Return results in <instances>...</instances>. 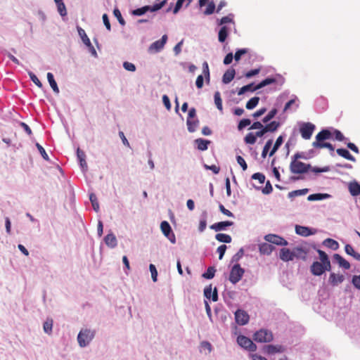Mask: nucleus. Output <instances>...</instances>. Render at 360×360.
Wrapping results in <instances>:
<instances>
[{
    "instance_id": "33",
    "label": "nucleus",
    "mask_w": 360,
    "mask_h": 360,
    "mask_svg": "<svg viewBox=\"0 0 360 360\" xmlns=\"http://www.w3.org/2000/svg\"><path fill=\"white\" fill-rule=\"evenodd\" d=\"M283 136L282 135H281L277 138L271 150L269 153V156H273L275 154V153L278 150L280 146L283 144Z\"/></svg>"
},
{
    "instance_id": "29",
    "label": "nucleus",
    "mask_w": 360,
    "mask_h": 360,
    "mask_svg": "<svg viewBox=\"0 0 360 360\" xmlns=\"http://www.w3.org/2000/svg\"><path fill=\"white\" fill-rule=\"evenodd\" d=\"M47 79L53 91L57 94H59V88L51 72L47 73Z\"/></svg>"
},
{
    "instance_id": "38",
    "label": "nucleus",
    "mask_w": 360,
    "mask_h": 360,
    "mask_svg": "<svg viewBox=\"0 0 360 360\" xmlns=\"http://www.w3.org/2000/svg\"><path fill=\"white\" fill-rule=\"evenodd\" d=\"M215 238L219 242L226 243H231L232 240L229 235L225 233H217L215 236Z\"/></svg>"
},
{
    "instance_id": "63",
    "label": "nucleus",
    "mask_w": 360,
    "mask_h": 360,
    "mask_svg": "<svg viewBox=\"0 0 360 360\" xmlns=\"http://www.w3.org/2000/svg\"><path fill=\"white\" fill-rule=\"evenodd\" d=\"M232 21H233V15L231 14H230L227 16L223 17L220 20L219 25H222L228 23V22H231Z\"/></svg>"
},
{
    "instance_id": "25",
    "label": "nucleus",
    "mask_w": 360,
    "mask_h": 360,
    "mask_svg": "<svg viewBox=\"0 0 360 360\" xmlns=\"http://www.w3.org/2000/svg\"><path fill=\"white\" fill-rule=\"evenodd\" d=\"M331 195L328 193H314L307 197L309 201L323 200L330 198Z\"/></svg>"
},
{
    "instance_id": "49",
    "label": "nucleus",
    "mask_w": 360,
    "mask_h": 360,
    "mask_svg": "<svg viewBox=\"0 0 360 360\" xmlns=\"http://www.w3.org/2000/svg\"><path fill=\"white\" fill-rule=\"evenodd\" d=\"M273 141L272 139H269L266 141V144L264 146L263 150L262 152V157L265 158L267 155L268 151L271 148L272 146Z\"/></svg>"
},
{
    "instance_id": "48",
    "label": "nucleus",
    "mask_w": 360,
    "mask_h": 360,
    "mask_svg": "<svg viewBox=\"0 0 360 360\" xmlns=\"http://www.w3.org/2000/svg\"><path fill=\"white\" fill-rule=\"evenodd\" d=\"M257 141L256 136L253 133H248L244 138V141L247 144H254Z\"/></svg>"
},
{
    "instance_id": "35",
    "label": "nucleus",
    "mask_w": 360,
    "mask_h": 360,
    "mask_svg": "<svg viewBox=\"0 0 360 360\" xmlns=\"http://www.w3.org/2000/svg\"><path fill=\"white\" fill-rule=\"evenodd\" d=\"M265 131L267 132H274L276 131L278 127H280V123L278 122L273 121L270 122L269 124H266L265 126H264Z\"/></svg>"
},
{
    "instance_id": "52",
    "label": "nucleus",
    "mask_w": 360,
    "mask_h": 360,
    "mask_svg": "<svg viewBox=\"0 0 360 360\" xmlns=\"http://www.w3.org/2000/svg\"><path fill=\"white\" fill-rule=\"evenodd\" d=\"M244 255V251L243 248H240L231 258V262H237L242 258Z\"/></svg>"
},
{
    "instance_id": "26",
    "label": "nucleus",
    "mask_w": 360,
    "mask_h": 360,
    "mask_svg": "<svg viewBox=\"0 0 360 360\" xmlns=\"http://www.w3.org/2000/svg\"><path fill=\"white\" fill-rule=\"evenodd\" d=\"M235 74H236V72H235L234 69H233V68L229 69L224 74L223 77H222V82L224 84L230 83L233 79V78L235 77Z\"/></svg>"
},
{
    "instance_id": "58",
    "label": "nucleus",
    "mask_w": 360,
    "mask_h": 360,
    "mask_svg": "<svg viewBox=\"0 0 360 360\" xmlns=\"http://www.w3.org/2000/svg\"><path fill=\"white\" fill-rule=\"evenodd\" d=\"M36 146H37L39 152L43 157V158L46 160H49V156H48L46 152L45 151L44 148L38 143H36Z\"/></svg>"
},
{
    "instance_id": "41",
    "label": "nucleus",
    "mask_w": 360,
    "mask_h": 360,
    "mask_svg": "<svg viewBox=\"0 0 360 360\" xmlns=\"http://www.w3.org/2000/svg\"><path fill=\"white\" fill-rule=\"evenodd\" d=\"M214 103L217 108V109L220 111H222V100L221 98L220 93L219 91H216L214 95Z\"/></svg>"
},
{
    "instance_id": "37",
    "label": "nucleus",
    "mask_w": 360,
    "mask_h": 360,
    "mask_svg": "<svg viewBox=\"0 0 360 360\" xmlns=\"http://www.w3.org/2000/svg\"><path fill=\"white\" fill-rule=\"evenodd\" d=\"M312 146L315 148H326L329 149L330 151H334V146L330 143H319V142H313Z\"/></svg>"
},
{
    "instance_id": "31",
    "label": "nucleus",
    "mask_w": 360,
    "mask_h": 360,
    "mask_svg": "<svg viewBox=\"0 0 360 360\" xmlns=\"http://www.w3.org/2000/svg\"><path fill=\"white\" fill-rule=\"evenodd\" d=\"M336 152L339 155L343 157L344 158H345L347 160H351L352 162L356 161L355 158L354 156H352L347 149L338 148V149H337Z\"/></svg>"
},
{
    "instance_id": "55",
    "label": "nucleus",
    "mask_w": 360,
    "mask_h": 360,
    "mask_svg": "<svg viewBox=\"0 0 360 360\" xmlns=\"http://www.w3.org/2000/svg\"><path fill=\"white\" fill-rule=\"evenodd\" d=\"M113 13H114V15L117 18V19L118 20L119 22L120 23V25H125V21L123 19V18L122 17V14L120 11V10L118 8H115L114 9L113 11Z\"/></svg>"
},
{
    "instance_id": "21",
    "label": "nucleus",
    "mask_w": 360,
    "mask_h": 360,
    "mask_svg": "<svg viewBox=\"0 0 360 360\" xmlns=\"http://www.w3.org/2000/svg\"><path fill=\"white\" fill-rule=\"evenodd\" d=\"M345 280V277L343 275L335 274L334 273L330 274L329 277V283L333 286H336L338 284L342 283Z\"/></svg>"
},
{
    "instance_id": "53",
    "label": "nucleus",
    "mask_w": 360,
    "mask_h": 360,
    "mask_svg": "<svg viewBox=\"0 0 360 360\" xmlns=\"http://www.w3.org/2000/svg\"><path fill=\"white\" fill-rule=\"evenodd\" d=\"M149 269H150V274H151L152 280L154 282H156L157 281V278H158V271L156 269L155 266L154 264H150L149 265Z\"/></svg>"
},
{
    "instance_id": "27",
    "label": "nucleus",
    "mask_w": 360,
    "mask_h": 360,
    "mask_svg": "<svg viewBox=\"0 0 360 360\" xmlns=\"http://www.w3.org/2000/svg\"><path fill=\"white\" fill-rule=\"evenodd\" d=\"M210 143H211L210 141L205 140V139H200V138L195 140V143L197 146V148L201 151L206 150L208 148V145Z\"/></svg>"
},
{
    "instance_id": "11",
    "label": "nucleus",
    "mask_w": 360,
    "mask_h": 360,
    "mask_svg": "<svg viewBox=\"0 0 360 360\" xmlns=\"http://www.w3.org/2000/svg\"><path fill=\"white\" fill-rule=\"evenodd\" d=\"M249 315L245 311L238 309L235 312V320L238 325L244 326L247 324L249 321Z\"/></svg>"
},
{
    "instance_id": "18",
    "label": "nucleus",
    "mask_w": 360,
    "mask_h": 360,
    "mask_svg": "<svg viewBox=\"0 0 360 360\" xmlns=\"http://www.w3.org/2000/svg\"><path fill=\"white\" fill-rule=\"evenodd\" d=\"M204 295L207 299H211L213 302H217L218 300L217 290L215 288L212 292V285L207 286L204 289Z\"/></svg>"
},
{
    "instance_id": "59",
    "label": "nucleus",
    "mask_w": 360,
    "mask_h": 360,
    "mask_svg": "<svg viewBox=\"0 0 360 360\" xmlns=\"http://www.w3.org/2000/svg\"><path fill=\"white\" fill-rule=\"evenodd\" d=\"M236 160H237V162L238 163V165H240V167H242L243 170L245 171L248 168V165H247L245 160L243 159V158H242L240 155H238L236 157Z\"/></svg>"
},
{
    "instance_id": "17",
    "label": "nucleus",
    "mask_w": 360,
    "mask_h": 360,
    "mask_svg": "<svg viewBox=\"0 0 360 360\" xmlns=\"http://www.w3.org/2000/svg\"><path fill=\"white\" fill-rule=\"evenodd\" d=\"M77 157L79 162V165L82 169V172H86L88 169V166H87V163L86 162L85 153L78 148L77 150Z\"/></svg>"
},
{
    "instance_id": "22",
    "label": "nucleus",
    "mask_w": 360,
    "mask_h": 360,
    "mask_svg": "<svg viewBox=\"0 0 360 360\" xmlns=\"http://www.w3.org/2000/svg\"><path fill=\"white\" fill-rule=\"evenodd\" d=\"M331 132L328 129H323L316 136L314 142L323 143L322 141L329 139L331 137Z\"/></svg>"
},
{
    "instance_id": "9",
    "label": "nucleus",
    "mask_w": 360,
    "mask_h": 360,
    "mask_svg": "<svg viewBox=\"0 0 360 360\" xmlns=\"http://www.w3.org/2000/svg\"><path fill=\"white\" fill-rule=\"evenodd\" d=\"M167 41V36L166 34H164L160 40H157L150 45L148 51L150 53L160 52L164 48Z\"/></svg>"
},
{
    "instance_id": "13",
    "label": "nucleus",
    "mask_w": 360,
    "mask_h": 360,
    "mask_svg": "<svg viewBox=\"0 0 360 360\" xmlns=\"http://www.w3.org/2000/svg\"><path fill=\"white\" fill-rule=\"evenodd\" d=\"M295 232L297 234H298L300 236L307 237V236L314 234L316 233V230L311 229L307 226L296 225L295 226Z\"/></svg>"
},
{
    "instance_id": "51",
    "label": "nucleus",
    "mask_w": 360,
    "mask_h": 360,
    "mask_svg": "<svg viewBox=\"0 0 360 360\" xmlns=\"http://www.w3.org/2000/svg\"><path fill=\"white\" fill-rule=\"evenodd\" d=\"M28 75L33 83H34L38 87L42 88V83L32 72H28Z\"/></svg>"
},
{
    "instance_id": "36",
    "label": "nucleus",
    "mask_w": 360,
    "mask_h": 360,
    "mask_svg": "<svg viewBox=\"0 0 360 360\" xmlns=\"http://www.w3.org/2000/svg\"><path fill=\"white\" fill-rule=\"evenodd\" d=\"M77 31H78V34H79V37L82 39V42L86 46H89L91 44V41H90L89 38L88 37V36L86 35L84 30H83L80 27H77Z\"/></svg>"
},
{
    "instance_id": "28",
    "label": "nucleus",
    "mask_w": 360,
    "mask_h": 360,
    "mask_svg": "<svg viewBox=\"0 0 360 360\" xmlns=\"http://www.w3.org/2000/svg\"><path fill=\"white\" fill-rule=\"evenodd\" d=\"M334 259L338 262L340 266L345 269H349L350 268V264L340 255H334Z\"/></svg>"
},
{
    "instance_id": "10",
    "label": "nucleus",
    "mask_w": 360,
    "mask_h": 360,
    "mask_svg": "<svg viewBox=\"0 0 360 360\" xmlns=\"http://www.w3.org/2000/svg\"><path fill=\"white\" fill-rule=\"evenodd\" d=\"M264 240L268 243H273L277 245L286 246L288 243L283 238L275 235V234H267L264 236Z\"/></svg>"
},
{
    "instance_id": "46",
    "label": "nucleus",
    "mask_w": 360,
    "mask_h": 360,
    "mask_svg": "<svg viewBox=\"0 0 360 360\" xmlns=\"http://www.w3.org/2000/svg\"><path fill=\"white\" fill-rule=\"evenodd\" d=\"M292 252H295V258H305L306 252L301 248L293 249Z\"/></svg>"
},
{
    "instance_id": "45",
    "label": "nucleus",
    "mask_w": 360,
    "mask_h": 360,
    "mask_svg": "<svg viewBox=\"0 0 360 360\" xmlns=\"http://www.w3.org/2000/svg\"><path fill=\"white\" fill-rule=\"evenodd\" d=\"M216 269L213 266H210L207 271L202 274V277L207 279H212L214 276Z\"/></svg>"
},
{
    "instance_id": "6",
    "label": "nucleus",
    "mask_w": 360,
    "mask_h": 360,
    "mask_svg": "<svg viewBox=\"0 0 360 360\" xmlns=\"http://www.w3.org/2000/svg\"><path fill=\"white\" fill-rule=\"evenodd\" d=\"M237 342L241 347L250 352H254L257 349L256 345L246 336L241 335H238L237 338Z\"/></svg>"
},
{
    "instance_id": "16",
    "label": "nucleus",
    "mask_w": 360,
    "mask_h": 360,
    "mask_svg": "<svg viewBox=\"0 0 360 360\" xmlns=\"http://www.w3.org/2000/svg\"><path fill=\"white\" fill-rule=\"evenodd\" d=\"M279 257L283 262L292 261L295 259V252L288 248H282L280 250Z\"/></svg>"
},
{
    "instance_id": "42",
    "label": "nucleus",
    "mask_w": 360,
    "mask_h": 360,
    "mask_svg": "<svg viewBox=\"0 0 360 360\" xmlns=\"http://www.w3.org/2000/svg\"><path fill=\"white\" fill-rule=\"evenodd\" d=\"M324 245L333 250H337L339 247L338 243L333 239L327 238L323 242Z\"/></svg>"
},
{
    "instance_id": "8",
    "label": "nucleus",
    "mask_w": 360,
    "mask_h": 360,
    "mask_svg": "<svg viewBox=\"0 0 360 360\" xmlns=\"http://www.w3.org/2000/svg\"><path fill=\"white\" fill-rule=\"evenodd\" d=\"M160 229L165 236L167 237L172 243L174 244L176 243V237L169 224L167 221H162Z\"/></svg>"
},
{
    "instance_id": "62",
    "label": "nucleus",
    "mask_w": 360,
    "mask_h": 360,
    "mask_svg": "<svg viewBox=\"0 0 360 360\" xmlns=\"http://www.w3.org/2000/svg\"><path fill=\"white\" fill-rule=\"evenodd\" d=\"M273 188L271 183L268 181L264 188H262V191L264 194L267 195L272 192Z\"/></svg>"
},
{
    "instance_id": "57",
    "label": "nucleus",
    "mask_w": 360,
    "mask_h": 360,
    "mask_svg": "<svg viewBox=\"0 0 360 360\" xmlns=\"http://www.w3.org/2000/svg\"><path fill=\"white\" fill-rule=\"evenodd\" d=\"M251 124V121L249 119H243L240 121L238 129V130H242L245 127L250 125Z\"/></svg>"
},
{
    "instance_id": "23",
    "label": "nucleus",
    "mask_w": 360,
    "mask_h": 360,
    "mask_svg": "<svg viewBox=\"0 0 360 360\" xmlns=\"http://www.w3.org/2000/svg\"><path fill=\"white\" fill-rule=\"evenodd\" d=\"M349 191L352 196H357L360 194V184L354 181L349 184Z\"/></svg>"
},
{
    "instance_id": "4",
    "label": "nucleus",
    "mask_w": 360,
    "mask_h": 360,
    "mask_svg": "<svg viewBox=\"0 0 360 360\" xmlns=\"http://www.w3.org/2000/svg\"><path fill=\"white\" fill-rule=\"evenodd\" d=\"M311 169V165L300 161H291L290 165V172L292 174H304Z\"/></svg>"
},
{
    "instance_id": "39",
    "label": "nucleus",
    "mask_w": 360,
    "mask_h": 360,
    "mask_svg": "<svg viewBox=\"0 0 360 360\" xmlns=\"http://www.w3.org/2000/svg\"><path fill=\"white\" fill-rule=\"evenodd\" d=\"M259 101V98L255 96V97L252 98L251 99H250L247 102L245 107L248 110H252L257 105Z\"/></svg>"
},
{
    "instance_id": "40",
    "label": "nucleus",
    "mask_w": 360,
    "mask_h": 360,
    "mask_svg": "<svg viewBox=\"0 0 360 360\" xmlns=\"http://www.w3.org/2000/svg\"><path fill=\"white\" fill-rule=\"evenodd\" d=\"M228 36V28L226 26L221 27L219 32L218 39L220 42H224Z\"/></svg>"
},
{
    "instance_id": "3",
    "label": "nucleus",
    "mask_w": 360,
    "mask_h": 360,
    "mask_svg": "<svg viewBox=\"0 0 360 360\" xmlns=\"http://www.w3.org/2000/svg\"><path fill=\"white\" fill-rule=\"evenodd\" d=\"M245 273V270L240 267V264H235L230 271L229 274V281L233 284H236L238 282H239L242 277L243 276V274Z\"/></svg>"
},
{
    "instance_id": "12",
    "label": "nucleus",
    "mask_w": 360,
    "mask_h": 360,
    "mask_svg": "<svg viewBox=\"0 0 360 360\" xmlns=\"http://www.w3.org/2000/svg\"><path fill=\"white\" fill-rule=\"evenodd\" d=\"M326 270V265L319 262H314L311 266V271L315 276L321 275Z\"/></svg>"
},
{
    "instance_id": "24",
    "label": "nucleus",
    "mask_w": 360,
    "mask_h": 360,
    "mask_svg": "<svg viewBox=\"0 0 360 360\" xmlns=\"http://www.w3.org/2000/svg\"><path fill=\"white\" fill-rule=\"evenodd\" d=\"M186 124L188 127V131L191 133H193L196 131L199 125V120L196 117L193 119H187Z\"/></svg>"
},
{
    "instance_id": "1",
    "label": "nucleus",
    "mask_w": 360,
    "mask_h": 360,
    "mask_svg": "<svg viewBox=\"0 0 360 360\" xmlns=\"http://www.w3.org/2000/svg\"><path fill=\"white\" fill-rule=\"evenodd\" d=\"M95 335L96 331L94 330L88 328H82L77 338L79 346L82 348L87 347L94 338Z\"/></svg>"
},
{
    "instance_id": "61",
    "label": "nucleus",
    "mask_w": 360,
    "mask_h": 360,
    "mask_svg": "<svg viewBox=\"0 0 360 360\" xmlns=\"http://www.w3.org/2000/svg\"><path fill=\"white\" fill-rule=\"evenodd\" d=\"M214 9H215L214 4L213 2H210L208 4V6H207L206 10L205 11L204 13L205 15H211V14H212L214 13Z\"/></svg>"
},
{
    "instance_id": "47",
    "label": "nucleus",
    "mask_w": 360,
    "mask_h": 360,
    "mask_svg": "<svg viewBox=\"0 0 360 360\" xmlns=\"http://www.w3.org/2000/svg\"><path fill=\"white\" fill-rule=\"evenodd\" d=\"M277 113L276 108L272 109L262 120L263 123H268L271 119H273Z\"/></svg>"
},
{
    "instance_id": "44",
    "label": "nucleus",
    "mask_w": 360,
    "mask_h": 360,
    "mask_svg": "<svg viewBox=\"0 0 360 360\" xmlns=\"http://www.w3.org/2000/svg\"><path fill=\"white\" fill-rule=\"evenodd\" d=\"M275 82H276V79L274 78H266V79H264L263 81H262L260 83H259L256 86V89H260L267 85L274 83Z\"/></svg>"
},
{
    "instance_id": "2",
    "label": "nucleus",
    "mask_w": 360,
    "mask_h": 360,
    "mask_svg": "<svg viewBox=\"0 0 360 360\" xmlns=\"http://www.w3.org/2000/svg\"><path fill=\"white\" fill-rule=\"evenodd\" d=\"M165 2H166V1L164 0V1H161L160 3L156 4L153 6H143L141 8L133 10L131 11V14L134 15L140 16V15H144L148 11H150V12L157 11L163 7Z\"/></svg>"
},
{
    "instance_id": "43",
    "label": "nucleus",
    "mask_w": 360,
    "mask_h": 360,
    "mask_svg": "<svg viewBox=\"0 0 360 360\" xmlns=\"http://www.w3.org/2000/svg\"><path fill=\"white\" fill-rule=\"evenodd\" d=\"M307 192H308L307 188L296 190V191L290 192L288 195V198H292L296 196L304 195L307 194Z\"/></svg>"
},
{
    "instance_id": "64",
    "label": "nucleus",
    "mask_w": 360,
    "mask_h": 360,
    "mask_svg": "<svg viewBox=\"0 0 360 360\" xmlns=\"http://www.w3.org/2000/svg\"><path fill=\"white\" fill-rule=\"evenodd\" d=\"M352 283L356 288L360 290V275L353 276Z\"/></svg>"
},
{
    "instance_id": "19",
    "label": "nucleus",
    "mask_w": 360,
    "mask_h": 360,
    "mask_svg": "<svg viewBox=\"0 0 360 360\" xmlns=\"http://www.w3.org/2000/svg\"><path fill=\"white\" fill-rule=\"evenodd\" d=\"M233 224V221H226L215 223L210 226V229L215 231H221L226 230V227L231 226Z\"/></svg>"
},
{
    "instance_id": "7",
    "label": "nucleus",
    "mask_w": 360,
    "mask_h": 360,
    "mask_svg": "<svg viewBox=\"0 0 360 360\" xmlns=\"http://www.w3.org/2000/svg\"><path fill=\"white\" fill-rule=\"evenodd\" d=\"M315 129V125L310 122H303L300 125V133L304 139L308 140L311 137V135Z\"/></svg>"
},
{
    "instance_id": "32",
    "label": "nucleus",
    "mask_w": 360,
    "mask_h": 360,
    "mask_svg": "<svg viewBox=\"0 0 360 360\" xmlns=\"http://www.w3.org/2000/svg\"><path fill=\"white\" fill-rule=\"evenodd\" d=\"M318 252L319 255L320 259L321 261V263H323L325 265H326V270H330V262L328 259V255L322 250H319Z\"/></svg>"
},
{
    "instance_id": "5",
    "label": "nucleus",
    "mask_w": 360,
    "mask_h": 360,
    "mask_svg": "<svg viewBox=\"0 0 360 360\" xmlns=\"http://www.w3.org/2000/svg\"><path fill=\"white\" fill-rule=\"evenodd\" d=\"M273 338L272 333L266 329H261L253 335L254 340L257 342H269Z\"/></svg>"
},
{
    "instance_id": "34",
    "label": "nucleus",
    "mask_w": 360,
    "mask_h": 360,
    "mask_svg": "<svg viewBox=\"0 0 360 360\" xmlns=\"http://www.w3.org/2000/svg\"><path fill=\"white\" fill-rule=\"evenodd\" d=\"M257 90H258V89H256V86H254V83H251V84H249L245 85V86H243L242 88H240L238 91V95L240 96L248 91L253 92Z\"/></svg>"
},
{
    "instance_id": "60",
    "label": "nucleus",
    "mask_w": 360,
    "mask_h": 360,
    "mask_svg": "<svg viewBox=\"0 0 360 360\" xmlns=\"http://www.w3.org/2000/svg\"><path fill=\"white\" fill-rule=\"evenodd\" d=\"M248 52V50L246 49H239L238 50L236 53H235V56H234V58L236 60V61H238L241 56L244 54H245L246 53Z\"/></svg>"
},
{
    "instance_id": "54",
    "label": "nucleus",
    "mask_w": 360,
    "mask_h": 360,
    "mask_svg": "<svg viewBox=\"0 0 360 360\" xmlns=\"http://www.w3.org/2000/svg\"><path fill=\"white\" fill-rule=\"evenodd\" d=\"M123 68L129 72H135L136 69L134 63L127 61L123 63Z\"/></svg>"
},
{
    "instance_id": "50",
    "label": "nucleus",
    "mask_w": 360,
    "mask_h": 360,
    "mask_svg": "<svg viewBox=\"0 0 360 360\" xmlns=\"http://www.w3.org/2000/svg\"><path fill=\"white\" fill-rule=\"evenodd\" d=\"M53 328V321H46L44 323L43 328L44 331L47 334H51Z\"/></svg>"
},
{
    "instance_id": "30",
    "label": "nucleus",
    "mask_w": 360,
    "mask_h": 360,
    "mask_svg": "<svg viewBox=\"0 0 360 360\" xmlns=\"http://www.w3.org/2000/svg\"><path fill=\"white\" fill-rule=\"evenodd\" d=\"M55 4L57 6V10L59 14L64 17L67 15V9L63 0H54Z\"/></svg>"
},
{
    "instance_id": "14",
    "label": "nucleus",
    "mask_w": 360,
    "mask_h": 360,
    "mask_svg": "<svg viewBox=\"0 0 360 360\" xmlns=\"http://www.w3.org/2000/svg\"><path fill=\"white\" fill-rule=\"evenodd\" d=\"M104 242L105 243V245L111 248V249H113L117 247V238L115 236V235L112 232L110 231V233H108L105 237H104Z\"/></svg>"
},
{
    "instance_id": "15",
    "label": "nucleus",
    "mask_w": 360,
    "mask_h": 360,
    "mask_svg": "<svg viewBox=\"0 0 360 360\" xmlns=\"http://www.w3.org/2000/svg\"><path fill=\"white\" fill-rule=\"evenodd\" d=\"M285 348L281 345H268L264 347V351L267 354H274L276 353H282Z\"/></svg>"
},
{
    "instance_id": "56",
    "label": "nucleus",
    "mask_w": 360,
    "mask_h": 360,
    "mask_svg": "<svg viewBox=\"0 0 360 360\" xmlns=\"http://www.w3.org/2000/svg\"><path fill=\"white\" fill-rule=\"evenodd\" d=\"M252 179L254 180H258L259 184H263L265 181V176L262 173H255L252 174Z\"/></svg>"
},
{
    "instance_id": "20",
    "label": "nucleus",
    "mask_w": 360,
    "mask_h": 360,
    "mask_svg": "<svg viewBox=\"0 0 360 360\" xmlns=\"http://www.w3.org/2000/svg\"><path fill=\"white\" fill-rule=\"evenodd\" d=\"M274 250V247L267 243H263L259 245V251L262 255H269Z\"/></svg>"
}]
</instances>
